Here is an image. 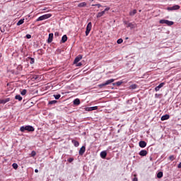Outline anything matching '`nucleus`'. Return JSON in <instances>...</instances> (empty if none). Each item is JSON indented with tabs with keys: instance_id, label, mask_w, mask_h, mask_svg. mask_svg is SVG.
<instances>
[{
	"instance_id": "7",
	"label": "nucleus",
	"mask_w": 181,
	"mask_h": 181,
	"mask_svg": "<svg viewBox=\"0 0 181 181\" xmlns=\"http://www.w3.org/2000/svg\"><path fill=\"white\" fill-rule=\"evenodd\" d=\"M81 59H83V55H81V54L78 55V56L75 58V59H74V64H77V63H78V62H80V60H81Z\"/></svg>"
},
{
	"instance_id": "2",
	"label": "nucleus",
	"mask_w": 181,
	"mask_h": 181,
	"mask_svg": "<svg viewBox=\"0 0 181 181\" xmlns=\"http://www.w3.org/2000/svg\"><path fill=\"white\" fill-rule=\"evenodd\" d=\"M115 81V79L111 78L107 81H106L105 83H100L98 85L99 88H103V87H105V86H110L112 83H114Z\"/></svg>"
},
{
	"instance_id": "36",
	"label": "nucleus",
	"mask_w": 181,
	"mask_h": 181,
	"mask_svg": "<svg viewBox=\"0 0 181 181\" xmlns=\"http://www.w3.org/2000/svg\"><path fill=\"white\" fill-rule=\"evenodd\" d=\"M68 162H69V163H71V162H73V160H74V158H68Z\"/></svg>"
},
{
	"instance_id": "47",
	"label": "nucleus",
	"mask_w": 181,
	"mask_h": 181,
	"mask_svg": "<svg viewBox=\"0 0 181 181\" xmlns=\"http://www.w3.org/2000/svg\"><path fill=\"white\" fill-rule=\"evenodd\" d=\"M35 173H39V170L35 169Z\"/></svg>"
},
{
	"instance_id": "18",
	"label": "nucleus",
	"mask_w": 181,
	"mask_h": 181,
	"mask_svg": "<svg viewBox=\"0 0 181 181\" xmlns=\"http://www.w3.org/2000/svg\"><path fill=\"white\" fill-rule=\"evenodd\" d=\"M1 104H6V103H9V101H11V98H7L6 99L1 100Z\"/></svg>"
},
{
	"instance_id": "12",
	"label": "nucleus",
	"mask_w": 181,
	"mask_h": 181,
	"mask_svg": "<svg viewBox=\"0 0 181 181\" xmlns=\"http://www.w3.org/2000/svg\"><path fill=\"white\" fill-rule=\"evenodd\" d=\"M139 145L140 148H145L146 146V141H140Z\"/></svg>"
},
{
	"instance_id": "17",
	"label": "nucleus",
	"mask_w": 181,
	"mask_h": 181,
	"mask_svg": "<svg viewBox=\"0 0 181 181\" xmlns=\"http://www.w3.org/2000/svg\"><path fill=\"white\" fill-rule=\"evenodd\" d=\"M61 42H62V43H66V42H67V35H64L62 36Z\"/></svg>"
},
{
	"instance_id": "35",
	"label": "nucleus",
	"mask_w": 181,
	"mask_h": 181,
	"mask_svg": "<svg viewBox=\"0 0 181 181\" xmlns=\"http://www.w3.org/2000/svg\"><path fill=\"white\" fill-rule=\"evenodd\" d=\"M122 42H124V40H122V38L118 39L117 41V45H121V43H122Z\"/></svg>"
},
{
	"instance_id": "34",
	"label": "nucleus",
	"mask_w": 181,
	"mask_h": 181,
	"mask_svg": "<svg viewBox=\"0 0 181 181\" xmlns=\"http://www.w3.org/2000/svg\"><path fill=\"white\" fill-rule=\"evenodd\" d=\"M169 159H170V160H171V162H173V160H175V156H173V155L170 156Z\"/></svg>"
},
{
	"instance_id": "14",
	"label": "nucleus",
	"mask_w": 181,
	"mask_h": 181,
	"mask_svg": "<svg viewBox=\"0 0 181 181\" xmlns=\"http://www.w3.org/2000/svg\"><path fill=\"white\" fill-rule=\"evenodd\" d=\"M71 142L76 148H77L80 146V143L76 140L72 139Z\"/></svg>"
},
{
	"instance_id": "15",
	"label": "nucleus",
	"mask_w": 181,
	"mask_h": 181,
	"mask_svg": "<svg viewBox=\"0 0 181 181\" xmlns=\"http://www.w3.org/2000/svg\"><path fill=\"white\" fill-rule=\"evenodd\" d=\"M170 116L169 115H164L161 117V121H166V119H169Z\"/></svg>"
},
{
	"instance_id": "42",
	"label": "nucleus",
	"mask_w": 181,
	"mask_h": 181,
	"mask_svg": "<svg viewBox=\"0 0 181 181\" xmlns=\"http://www.w3.org/2000/svg\"><path fill=\"white\" fill-rule=\"evenodd\" d=\"M33 78H34V80H37V78H38L37 75L34 76L33 77Z\"/></svg>"
},
{
	"instance_id": "23",
	"label": "nucleus",
	"mask_w": 181,
	"mask_h": 181,
	"mask_svg": "<svg viewBox=\"0 0 181 181\" xmlns=\"http://www.w3.org/2000/svg\"><path fill=\"white\" fill-rule=\"evenodd\" d=\"M74 105H80V99L76 98L74 100Z\"/></svg>"
},
{
	"instance_id": "13",
	"label": "nucleus",
	"mask_w": 181,
	"mask_h": 181,
	"mask_svg": "<svg viewBox=\"0 0 181 181\" xmlns=\"http://www.w3.org/2000/svg\"><path fill=\"white\" fill-rule=\"evenodd\" d=\"M52 42H53V33H49L47 40V43H52Z\"/></svg>"
},
{
	"instance_id": "5",
	"label": "nucleus",
	"mask_w": 181,
	"mask_h": 181,
	"mask_svg": "<svg viewBox=\"0 0 181 181\" xmlns=\"http://www.w3.org/2000/svg\"><path fill=\"white\" fill-rule=\"evenodd\" d=\"M91 28H93V24H91V22H90L86 26V36H88L90 32H91Z\"/></svg>"
},
{
	"instance_id": "27",
	"label": "nucleus",
	"mask_w": 181,
	"mask_h": 181,
	"mask_svg": "<svg viewBox=\"0 0 181 181\" xmlns=\"http://www.w3.org/2000/svg\"><path fill=\"white\" fill-rule=\"evenodd\" d=\"M136 13V9H134L133 11L129 12L130 16H134Z\"/></svg>"
},
{
	"instance_id": "16",
	"label": "nucleus",
	"mask_w": 181,
	"mask_h": 181,
	"mask_svg": "<svg viewBox=\"0 0 181 181\" xmlns=\"http://www.w3.org/2000/svg\"><path fill=\"white\" fill-rule=\"evenodd\" d=\"M100 157L102 158V159H105V158H107V151H102L100 153Z\"/></svg>"
},
{
	"instance_id": "43",
	"label": "nucleus",
	"mask_w": 181,
	"mask_h": 181,
	"mask_svg": "<svg viewBox=\"0 0 181 181\" xmlns=\"http://www.w3.org/2000/svg\"><path fill=\"white\" fill-rule=\"evenodd\" d=\"M178 169H181V162L177 165Z\"/></svg>"
},
{
	"instance_id": "40",
	"label": "nucleus",
	"mask_w": 181,
	"mask_h": 181,
	"mask_svg": "<svg viewBox=\"0 0 181 181\" xmlns=\"http://www.w3.org/2000/svg\"><path fill=\"white\" fill-rule=\"evenodd\" d=\"M110 7H107L106 8H105V10L103 11L107 12V11H110Z\"/></svg>"
},
{
	"instance_id": "39",
	"label": "nucleus",
	"mask_w": 181,
	"mask_h": 181,
	"mask_svg": "<svg viewBox=\"0 0 181 181\" xmlns=\"http://www.w3.org/2000/svg\"><path fill=\"white\" fill-rule=\"evenodd\" d=\"M160 96V94H158V93L155 94V98H159Z\"/></svg>"
},
{
	"instance_id": "4",
	"label": "nucleus",
	"mask_w": 181,
	"mask_h": 181,
	"mask_svg": "<svg viewBox=\"0 0 181 181\" xmlns=\"http://www.w3.org/2000/svg\"><path fill=\"white\" fill-rule=\"evenodd\" d=\"M159 23L161 25H167V26H172L175 23L169 20L161 19L160 20Z\"/></svg>"
},
{
	"instance_id": "11",
	"label": "nucleus",
	"mask_w": 181,
	"mask_h": 181,
	"mask_svg": "<svg viewBox=\"0 0 181 181\" xmlns=\"http://www.w3.org/2000/svg\"><path fill=\"white\" fill-rule=\"evenodd\" d=\"M139 155H140V156H146V155H148V151L146 150H141L139 153Z\"/></svg>"
},
{
	"instance_id": "1",
	"label": "nucleus",
	"mask_w": 181,
	"mask_h": 181,
	"mask_svg": "<svg viewBox=\"0 0 181 181\" xmlns=\"http://www.w3.org/2000/svg\"><path fill=\"white\" fill-rule=\"evenodd\" d=\"M20 131L21 132H25V131H28V132H34L35 127L31 125L23 126L20 128Z\"/></svg>"
},
{
	"instance_id": "44",
	"label": "nucleus",
	"mask_w": 181,
	"mask_h": 181,
	"mask_svg": "<svg viewBox=\"0 0 181 181\" xmlns=\"http://www.w3.org/2000/svg\"><path fill=\"white\" fill-rule=\"evenodd\" d=\"M97 6H98V8H101L102 6L100 4H97Z\"/></svg>"
},
{
	"instance_id": "52",
	"label": "nucleus",
	"mask_w": 181,
	"mask_h": 181,
	"mask_svg": "<svg viewBox=\"0 0 181 181\" xmlns=\"http://www.w3.org/2000/svg\"><path fill=\"white\" fill-rule=\"evenodd\" d=\"M0 104H2V103H1V100H0Z\"/></svg>"
},
{
	"instance_id": "8",
	"label": "nucleus",
	"mask_w": 181,
	"mask_h": 181,
	"mask_svg": "<svg viewBox=\"0 0 181 181\" xmlns=\"http://www.w3.org/2000/svg\"><path fill=\"white\" fill-rule=\"evenodd\" d=\"M95 110H98V106L88 107L85 108V111H95Z\"/></svg>"
},
{
	"instance_id": "51",
	"label": "nucleus",
	"mask_w": 181,
	"mask_h": 181,
	"mask_svg": "<svg viewBox=\"0 0 181 181\" xmlns=\"http://www.w3.org/2000/svg\"><path fill=\"white\" fill-rule=\"evenodd\" d=\"M126 40H128V37H126Z\"/></svg>"
},
{
	"instance_id": "25",
	"label": "nucleus",
	"mask_w": 181,
	"mask_h": 181,
	"mask_svg": "<svg viewBox=\"0 0 181 181\" xmlns=\"http://www.w3.org/2000/svg\"><path fill=\"white\" fill-rule=\"evenodd\" d=\"M157 177H158V179H160V178L163 177V173L161 172V171L158 172V173H157Z\"/></svg>"
},
{
	"instance_id": "31",
	"label": "nucleus",
	"mask_w": 181,
	"mask_h": 181,
	"mask_svg": "<svg viewBox=\"0 0 181 181\" xmlns=\"http://www.w3.org/2000/svg\"><path fill=\"white\" fill-rule=\"evenodd\" d=\"M30 59V64H33L35 63V58L33 57H28Z\"/></svg>"
},
{
	"instance_id": "32",
	"label": "nucleus",
	"mask_w": 181,
	"mask_h": 181,
	"mask_svg": "<svg viewBox=\"0 0 181 181\" xmlns=\"http://www.w3.org/2000/svg\"><path fill=\"white\" fill-rule=\"evenodd\" d=\"M26 93H28V90L26 89H23L21 92V95H26Z\"/></svg>"
},
{
	"instance_id": "10",
	"label": "nucleus",
	"mask_w": 181,
	"mask_h": 181,
	"mask_svg": "<svg viewBox=\"0 0 181 181\" xmlns=\"http://www.w3.org/2000/svg\"><path fill=\"white\" fill-rule=\"evenodd\" d=\"M163 86H165V82H162L158 86H156L155 88V91H159V90H160V88H162V87H163Z\"/></svg>"
},
{
	"instance_id": "41",
	"label": "nucleus",
	"mask_w": 181,
	"mask_h": 181,
	"mask_svg": "<svg viewBox=\"0 0 181 181\" xmlns=\"http://www.w3.org/2000/svg\"><path fill=\"white\" fill-rule=\"evenodd\" d=\"M77 67H80L81 66H83V64L81 62H79L77 64Z\"/></svg>"
},
{
	"instance_id": "33",
	"label": "nucleus",
	"mask_w": 181,
	"mask_h": 181,
	"mask_svg": "<svg viewBox=\"0 0 181 181\" xmlns=\"http://www.w3.org/2000/svg\"><path fill=\"white\" fill-rule=\"evenodd\" d=\"M12 167L13 168V169H16V170L18 169V163H13Z\"/></svg>"
},
{
	"instance_id": "22",
	"label": "nucleus",
	"mask_w": 181,
	"mask_h": 181,
	"mask_svg": "<svg viewBox=\"0 0 181 181\" xmlns=\"http://www.w3.org/2000/svg\"><path fill=\"white\" fill-rule=\"evenodd\" d=\"M25 23V18L21 19L18 23H17V26H21V25H23Z\"/></svg>"
},
{
	"instance_id": "26",
	"label": "nucleus",
	"mask_w": 181,
	"mask_h": 181,
	"mask_svg": "<svg viewBox=\"0 0 181 181\" xmlns=\"http://www.w3.org/2000/svg\"><path fill=\"white\" fill-rule=\"evenodd\" d=\"M138 87V85L136 84H132L129 86V89L130 90H135L136 89V88Z\"/></svg>"
},
{
	"instance_id": "29",
	"label": "nucleus",
	"mask_w": 181,
	"mask_h": 181,
	"mask_svg": "<svg viewBox=\"0 0 181 181\" xmlns=\"http://www.w3.org/2000/svg\"><path fill=\"white\" fill-rule=\"evenodd\" d=\"M53 97L55 98V100H59L62 97V95H53Z\"/></svg>"
},
{
	"instance_id": "46",
	"label": "nucleus",
	"mask_w": 181,
	"mask_h": 181,
	"mask_svg": "<svg viewBox=\"0 0 181 181\" xmlns=\"http://www.w3.org/2000/svg\"><path fill=\"white\" fill-rule=\"evenodd\" d=\"M54 35H55V36H59V32H56V33H54Z\"/></svg>"
},
{
	"instance_id": "53",
	"label": "nucleus",
	"mask_w": 181,
	"mask_h": 181,
	"mask_svg": "<svg viewBox=\"0 0 181 181\" xmlns=\"http://www.w3.org/2000/svg\"><path fill=\"white\" fill-rule=\"evenodd\" d=\"M0 30H1V27H0Z\"/></svg>"
},
{
	"instance_id": "28",
	"label": "nucleus",
	"mask_w": 181,
	"mask_h": 181,
	"mask_svg": "<svg viewBox=\"0 0 181 181\" xmlns=\"http://www.w3.org/2000/svg\"><path fill=\"white\" fill-rule=\"evenodd\" d=\"M16 100H18V101H22L23 98L21 96V95H17L15 96Z\"/></svg>"
},
{
	"instance_id": "21",
	"label": "nucleus",
	"mask_w": 181,
	"mask_h": 181,
	"mask_svg": "<svg viewBox=\"0 0 181 181\" xmlns=\"http://www.w3.org/2000/svg\"><path fill=\"white\" fill-rule=\"evenodd\" d=\"M122 83H124L122 81H119L116 83H113L112 86H116L117 87H119V86H121V84H122Z\"/></svg>"
},
{
	"instance_id": "54",
	"label": "nucleus",
	"mask_w": 181,
	"mask_h": 181,
	"mask_svg": "<svg viewBox=\"0 0 181 181\" xmlns=\"http://www.w3.org/2000/svg\"><path fill=\"white\" fill-rule=\"evenodd\" d=\"M90 1H93V0H90Z\"/></svg>"
},
{
	"instance_id": "50",
	"label": "nucleus",
	"mask_w": 181,
	"mask_h": 181,
	"mask_svg": "<svg viewBox=\"0 0 181 181\" xmlns=\"http://www.w3.org/2000/svg\"><path fill=\"white\" fill-rule=\"evenodd\" d=\"M1 57H2V54H0V59H1Z\"/></svg>"
},
{
	"instance_id": "9",
	"label": "nucleus",
	"mask_w": 181,
	"mask_h": 181,
	"mask_svg": "<svg viewBox=\"0 0 181 181\" xmlns=\"http://www.w3.org/2000/svg\"><path fill=\"white\" fill-rule=\"evenodd\" d=\"M86 152V146H83L80 150H79V155L80 156H83L84 155V153Z\"/></svg>"
},
{
	"instance_id": "6",
	"label": "nucleus",
	"mask_w": 181,
	"mask_h": 181,
	"mask_svg": "<svg viewBox=\"0 0 181 181\" xmlns=\"http://www.w3.org/2000/svg\"><path fill=\"white\" fill-rule=\"evenodd\" d=\"M168 11H177L178 9H180V6L179 5H174L171 7H168Z\"/></svg>"
},
{
	"instance_id": "48",
	"label": "nucleus",
	"mask_w": 181,
	"mask_h": 181,
	"mask_svg": "<svg viewBox=\"0 0 181 181\" xmlns=\"http://www.w3.org/2000/svg\"><path fill=\"white\" fill-rule=\"evenodd\" d=\"M0 30H1V32L2 33H4V32H5V29Z\"/></svg>"
},
{
	"instance_id": "19",
	"label": "nucleus",
	"mask_w": 181,
	"mask_h": 181,
	"mask_svg": "<svg viewBox=\"0 0 181 181\" xmlns=\"http://www.w3.org/2000/svg\"><path fill=\"white\" fill-rule=\"evenodd\" d=\"M78 8H85V6H87V3L86 2H81L78 4Z\"/></svg>"
},
{
	"instance_id": "30",
	"label": "nucleus",
	"mask_w": 181,
	"mask_h": 181,
	"mask_svg": "<svg viewBox=\"0 0 181 181\" xmlns=\"http://www.w3.org/2000/svg\"><path fill=\"white\" fill-rule=\"evenodd\" d=\"M48 104L49 105H52L53 104H57V100H51V101H49Z\"/></svg>"
},
{
	"instance_id": "49",
	"label": "nucleus",
	"mask_w": 181,
	"mask_h": 181,
	"mask_svg": "<svg viewBox=\"0 0 181 181\" xmlns=\"http://www.w3.org/2000/svg\"><path fill=\"white\" fill-rule=\"evenodd\" d=\"M92 6H97V4H92Z\"/></svg>"
},
{
	"instance_id": "37",
	"label": "nucleus",
	"mask_w": 181,
	"mask_h": 181,
	"mask_svg": "<svg viewBox=\"0 0 181 181\" xmlns=\"http://www.w3.org/2000/svg\"><path fill=\"white\" fill-rule=\"evenodd\" d=\"M31 156H36V151H33L32 152H31Z\"/></svg>"
},
{
	"instance_id": "38",
	"label": "nucleus",
	"mask_w": 181,
	"mask_h": 181,
	"mask_svg": "<svg viewBox=\"0 0 181 181\" xmlns=\"http://www.w3.org/2000/svg\"><path fill=\"white\" fill-rule=\"evenodd\" d=\"M25 37H26L27 39H30V38L32 37V35H30V34H27V35H25Z\"/></svg>"
},
{
	"instance_id": "20",
	"label": "nucleus",
	"mask_w": 181,
	"mask_h": 181,
	"mask_svg": "<svg viewBox=\"0 0 181 181\" xmlns=\"http://www.w3.org/2000/svg\"><path fill=\"white\" fill-rule=\"evenodd\" d=\"M104 15H105V11H103L101 12L98 13L96 18H101V16H104Z\"/></svg>"
},
{
	"instance_id": "3",
	"label": "nucleus",
	"mask_w": 181,
	"mask_h": 181,
	"mask_svg": "<svg viewBox=\"0 0 181 181\" xmlns=\"http://www.w3.org/2000/svg\"><path fill=\"white\" fill-rule=\"evenodd\" d=\"M49 18H52V13L45 14V15H42V16L38 17L36 19V22H40V21H45L46 19H49Z\"/></svg>"
},
{
	"instance_id": "24",
	"label": "nucleus",
	"mask_w": 181,
	"mask_h": 181,
	"mask_svg": "<svg viewBox=\"0 0 181 181\" xmlns=\"http://www.w3.org/2000/svg\"><path fill=\"white\" fill-rule=\"evenodd\" d=\"M127 28H129L130 29H134L135 28V24L132 23H129L127 24Z\"/></svg>"
},
{
	"instance_id": "45",
	"label": "nucleus",
	"mask_w": 181,
	"mask_h": 181,
	"mask_svg": "<svg viewBox=\"0 0 181 181\" xmlns=\"http://www.w3.org/2000/svg\"><path fill=\"white\" fill-rule=\"evenodd\" d=\"M132 181H138V178L137 177H134Z\"/></svg>"
}]
</instances>
